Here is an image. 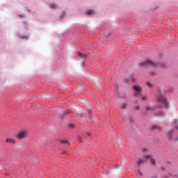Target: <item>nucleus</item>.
Returning a JSON list of instances; mask_svg holds the SVG:
<instances>
[{
	"mask_svg": "<svg viewBox=\"0 0 178 178\" xmlns=\"http://www.w3.org/2000/svg\"><path fill=\"white\" fill-rule=\"evenodd\" d=\"M148 161H150L152 165H153L154 166H155L156 165L155 159H154V157H152V156L146 155V156H143V158H139L138 159L137 165H138V168H140V166H141V165H144V163H147V162H148Z\"/></svg>",
	"mask_w": 178,
	"mask_h": 178,
	"instance_id": "nucleus-1",
	"label": "nucleus"
},
{
	"mask_svg": "<svg viewBox=\"0 0 178 178\" xmlns=\"http://www.w3.org/2000/svg\"><path fill=\"white\" fill-rule=\"evenodd\" d=\"M132 90L134 91V97H136L137 98L143 97V87H141V86L138 84L134 85L132 86Z\"/></svg>",
	"mask_w": 178,
	"mask_h": 178,
	"instance_id": "nucleus-2",
	"label": "nucleus"
},
{
	"mask_svg": "<svg viewBox=\"0 0 178 178\" xmlns=\"http://www.w3.org/2000/svg\"><path fill=\"white\" fill-rule=\"evenodd\" d=\"M157 102L160 104L161 106H168V101L166 100V97L162 95V92L161 90L158 92Z\"/></svg>",
	"mask_w": 178,
	"mask_h": 178,
	"instance_id": "nucleus-3",
	"label": "nucleus"
},
{
	"mask_svg": "<svg viewBox=\"0 0 178 178\" xmlns=\"http://www.w3.org/2000/svg\"><path fill=\"white\" fill-rule=\"evenodd\" d=\"M140 66H147V67H149L151 66H158V64H156L149 60H146L140 63Z\"/></svg>",
	"mask_w": 178,
	"mask_h": 178,
	"instance_id": "nucleus-4",
	"label": "nucleus"
},
{
	"mask_svg": "<svg viewBox=\"0 0 178 178\" xmlns=\"http://www.w3.org/2000/svg\"><path fill=\"white\" fill-rule=\"evenodd\" d=\"M167 138L170 141H173L176 138V132L174 131H169L168 132Z\"/></svg>",
	"mask_w": 178,
	"mask_h": 178,
	"instance_id": "nucleus-5",
	"label": "nucleus"
},
{
	"mask_svg": "<svg viewBox=\"0 0 178 178\" xmlns=\"http://www.w3.org/2000/svg\"><path fill=\"white\" fill-rule=\"evenodd\" d=\"M26 136H27V132L21 131L18 133L16 137L17 138H19V140H23V138H25Z\"/></svg>",
	"mask_w": 178,
	"mask_h": 178,
	"instance_id": "nucleus-6",
	"label": "nucleus"
},
{
	"mask_svg": "<svg viewBox=\"0 0 178 178\" xmlns=\"http://www.w3.org/2000/svg\"><path fill=\"white\" fill-rule=\"evenodd\" d=\"M118 95L119 98L124 99L126 98V97H127V92H126L125 90H120L118 92Z\"/></svg>",
	"mask_w": 178,
	"mask_h": 178,
	"instance_id": "nucleus-7",
	"label": "nucleus"
},
{
	"mask_svg": "<svg viewBox=\"0 0 178 178\" xmlns=\"http://www.w3.org/2000/svg\"><path fill=\"white\" fill-rule=\"evenodd\" d=\"M6 143H9V144H16V140H15L14 138H8L6 140Z\"/></svg>",
	"mask_w": 178,
	"mask_h": 178,
	"instance_id": "nucleus-8",
	"label": "nucleus"
},
{
	"mask_svg": "<svg viewBox=\"0 0 178 178\" xmlns=\"http://www.w3.org/2000/svg\"><path fill=\"white\" fill-rule=\"evenodd\" d=\"M78 56H79V58H81V59H87V58H88V54H83L80 52H78Z\"/></svg>",
	"mask_w": 178,
	"mask_h": 178,
	"instance_id": "nucleus-9",
	"label": "nucleus"
},
{
	"mask_svg": "<svg viewBox=\"0 0 178 178\" xmlns=\"http://www.w3.org/2000/svg\"><path fill=\"white\" fill-rule=\"evenodd\" d=\"M146 109V113H148V112H151L152 111H154V108H152V107L147 106L145 107Z\"/></svg>",
	"mask_w": 178,
	"mask_h": 178,
	"instance_id": "nucleus-10",
	"label": "nucleus"
},
{
	"mask_svg": "<svg viewBox=\"0 0 178 178\" xmlns=\"http://www.w3.org/2000/svg\"><path fill=\"white\" fill-rule=\"evenodd\" d=\"M86 13L89 16H91V15H94V13H95V12H94V10H89L87 11Z\"/></svg>",
	"mask_w": 178,
	"mask_h": 178,
	"instance_id": "nucleus-11",
	"label": "nucleus"
},
{
	"mask_svg": "<svg viewBox=\"0 0 178 178\" xmlns=\"http://www.w3.org/2000/svg\"><path fill=\"white\" fill-rule=\"evenodd\" d=\"M127 103H123L122 105V109H126L127 108Z\"/></svg>",
	"mask_w": 178,
	"mask_h": 178,
	"instance_id": "nucleus-12",
	"label": "nucleus"
},
{
	"mask_svg": "<svg viewBox=\"0 0 178 178\" xmlns=\"http://www.w3.org/2000/svg\"><path fill=\"white\" fill-rule=\"evenodd\" d=\"M51 9H56V3H51Z\"/></svg>",
	"mask_w": 178,
	"mask_h": 178,
	"instance_id": "nucleus-13",
	"label": "nucleus"
},
{
	"mask_svg": "<svg viewBox=\"0 0 178 178\" xmlns=\"http://www.w3.org/2000/svg\"><path fill=\"white\" fill-rule=\"evenodd\" d=\"M146 84H147V87H149L150 88H152V87H153L152 83H151L150 82H146Z\"/></svg>",
	"mask_w": 178,
	"mask_h": 178,
	"instance_id": "nucleus-14",
	"label": "nucleus"
},
{
	"mask_svg": "<svg viewBox=\"0 0 178 178\" xmlns=\"http://www.w3.org/2000/svg\"><path fill=\"white\" fill-rule=\"evenodd\" d=\"M147 99H148L147 96H142V101H147Z\"/></svg>",
	"mask_w": 178,
	"mask_h": 178,
	"instance_id": "nucleus-15",
	"label": "nucleus"
},
{
	"mask_svg": "<svg viewBox=\"0 0 178 178\" xmlns=\"http://www.w3.org/2000/svg\"><path fill=\"white\" fill-rule=\"evenodd\" d=\"M129 81H133L134 83L136 81V79L134 76H131V80L127 81L128 83H129Z\"/></svg>",
	"mask_w": 178,
	"mask_h": 178,
	"instance_id": "nucleus-16",
	"label": "nucleus"
},
{
	"mask_svg": "<svg viewBox=\"0 0 178 178\" xmlns=\"http://www.w3.org/2000/svg\"><path fill=\"white\" fill-rule=\"evenodd\" d=\"M150 130H155L156 129V127L152 125L149 127Z\"/></svg>",
	"mask_w": 178,
	"mask_h": 178,
	"instance_id": "nucleus-17",
	"label": "nucleus"
},
{
	"mask_svg": "<svg viewBox=\"0 0 178 178\" xmlns=\"http://www.w3.org/2000/svg\"><path fill=\"white\" fill-rule=\"evenodd\" d=\"M62 143L63 144H67L68 145H70V143L67 142V140H63Z\"/></svg>",
	"mask_w": 178,
	"mask_h": 178,
	"instance_id": "nucleus-18",
	"label": "nucleus"
},
{
	"mask_svg": "<svg viewBox=\"0 0 178 178\" xmlns=\"http://www.w3.org/2000/svg\"><path fill=\"white\" fill-rule=\"evenodd\" d=\"M104 35L105 37H109V35H111V33H105Z\"/></svg>",
	"mask_w": 178,
	"mask_h": 178,
	"instance_id": "nucleus-19",
	"label": "nucleus"
},
{
	"mask_svg": "<svg viewBox=\"0 0 178 178\" xmlns=\"http://www.w3.org/2000/svg\"><path fill=\"white\" fill-rule=\"evenodd\" d=\"M69 113H70V110H67L65 115H69Z\"/></svg>",
	"mask_w": 178,
	"mask_h": 178,
	"instance_id": "nucleus-20",
	"label": "nucleus"
},
{
	"mask_svg": "<svg viewBox=\"0 0 178 178\" xmlns=\"http://www.w3.org/2000/svg\"><path fill=\"white\" fill-rule=\"evenodd\" d=\"M135 109H136V111H138V109H140V106H136V107H135Z\"/></svg>",
	"mask_w": 178,
	"mask_h": 178,
	"instance_id": "nucleus-21",
	"label": "nucleus"
},
{
	"mask_svg": "<svg viewBox=\"0 0 178 178\" xmlns=\"http://www.w3.org/2000/svg\"><path fill=\"white\" fill-rule=\"evenodd\" d=\"M138 172L140 175V176H143V172L141 171L138 170Z\"/></svg>",
	"mask_w": 178,
	"mask_h": 178,
	"instance_id": "nucleus-22",
	"label": "nucleus"
},
{
	"mask_svg": "<svg viewBox=\"0 0 178 178\" xmlns=\"http://www.w3.org/2000/svg\"><path fill=\"white\" fill-rule=\"evenodd\" d=\"M147 149H143V152H147Z\"/></svg>",
	"mask_w": 178,
	"mask_h": 178,
	"instance_id": "nucleus-23",
	"label": "nucleus"
},
{
	"mask_svg": "<svg viewBox=\"0 0 178 178\" xmlns=\"http://www.w3.org/2000/svg\"><path fill=\"white\" fill-rule=\"evenodd\" d=\"M88 113H92V111H91V109H89V110H88Z\"/></svg>",
	"mask_w": 178,
	"mask_h": 178,
	"instance_id": "nucleus-24",
	"label": "nucleus"
},
{
	"mask_svg": "<svg viewBox=\"0 0 178 178\" xmlns=\"http://www.w3.org/2000/svg\"><path fill=\"white\" fill-rule=\"evenodd\" d=\"M20 17H23V15H19Z\"/></svg>",
	"mask_w": 178,
	"mask_h": 178,
	"instance_id": "nucleus-25",
	"label": "nucleus"
}]
</instances>
